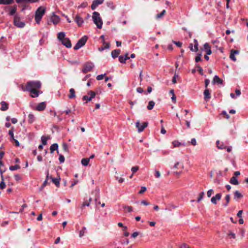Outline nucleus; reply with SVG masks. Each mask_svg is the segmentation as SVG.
I'll return each instance as SVG.
<instances>
[{
	"label": "nucleus",
	"mask_w": 248,
	"mask_h": 248,
	"mask_svg": "<svg viewBox=\"0 0 248 248\" xmlns=\"http://www.w3.org/2000/svg\"><path fill=\"white\" fill-rule=\"evenodd\" d=\"M46 12V9L42 6L39 7L36 11L35 14V20L37 24H39L42 17Z\"/></svg>",
	"instance_id": "nucleus-1"
},
{
	"label": "nucleus",
	"mask_w": 248,
	"mask_h": 248,
	"mask_svg": "<svg viewBox=\"0 0 248 248\" xmlns=\"http://www.w3.org/2000/svg\"><path fill=\"white\" fill-rule=\"evenodd\" d=\"M94 23L98 29H101L103 25L102 20L100 16L99 13L97 12L93 13L92 16Z\"/></svg>",
	"instance_id": "nucleus-2"
},
{
	"label": "nucleus",
	"mask_w": 248,
	"mask_h": 248,
	"mask_svg": "<svg viewBox=\"0 0 248 248\" xmlns=\"http://www.w3.org/2000/svg\"><path fill=\"white\" fill-rule=\"evenodd\" d=\"M41 83L39 81H30L27 82L25 90H31V89H38L41 88Z\"/></svg>",
	"instance_id": "nucleus-3"
},
{
	"label": "nucleus",
	"mask_w": 248,
	"mask_h": 248,
	"mask_svg": "<svg viewBox=\"0 0 248 248\" xmlns=\"http://www.w3.org/2000/svg\"><path fill=\"white\" fill-rule=\"evenodd\" d=\"M87 37L86 36H84L81 37L77 42L76 45L74 47V49L75 50H78L83 46L87 41Z\"/></svg>",
	"instance_id": "nucleus-4"
},
{
	"label": "nucleus",
	"mask_w": 248,
	"mask_h": 248,
	"mask_svg": "<svg viewBox=\"0 0 248 248\" xmlns=\"http://www.w3.org/2000/svg\"><path fill=\"white\" fill-rule=\"evenodd\" d=\"M94 66L93 64L91 62H87L84 65L82 71L84 73H87L90 71Z\"/></svg>",
	"instance_id": "nucleus-5"
},
{
	"label": "nucleus",
	"mask_w": 248,
	"mask_h": 248,
	"mask_svg": "<svg viewBox=\"0 0 248 248\" xmlns=\"http://www.w3.org/2000/svg\"><path fill=\"white\" fill-rule=\"evenodd\" d=\"M148 123L147 122H144L140 124L139 121L137 122L136 123V126L138 129V132H141L143 131V130L148 126Z\"/></svg>",
	"instance_id": "nucleus-6"
},
{
	"label": "nucleus",
	"mask_w": 248,
	"mask_h": 248,
	"mask_svg": "<svg viewBox=\"0 0 248 248\" xmlns=\"http://www.w3.org/2000/svg\"><path fill=\"white\" fill-rule=\"evenodd\" d=\"M14 25L19 28H23L25 26V23L20 21V18L17 16H16L14 17Z\"/></svg>",
	"instance_id": "nucleus-7"
},
{
	"label": "nucleus",
	"mask_w": 248,
	"mask_h": 248,
	"mask_svg": "<svg viewBox=\"0 0 248 248\" xmlns=\"http://www.w3.org/2000/svg\"><path fill=\"white\" fill-rule=\"evenodd\" d=\"M23 91H25V89H23ZM26 91H30L31 93V96L32 97H37L39 95V91L37 90V89H31V90H26Z\"/></svg>",
	"instance_id": "nucleus-8"
},
{
	"label": "nucleus",
	"mask_w": 248,
	"mask_h": 248,
	"mask_svg": "<svg viewBox=\"0 0 248 248\" xmlns=\"http://www.w3.org/2000/svg\"><path fill=\"white\" fill-rule=\"evenodd\" d=\"M222 197L221 193H217L215 196L213 197L211 199V202L212 203L216 204L217 203V201H219Z\"/></svg>",
	"instance_id": "nucleus-9"
},
{
	"label": "nucleus",
	"mask_w": 248,
	"mask_h": 248,
	"mask_svg": "<svg viewBox=\"0 0 248 248\" xmlns=\"http://www.w3.org/2000/svg\"><path fill=\"white\" fill-rule=\"evenodd\" d=\"M104 0H94L91 5V8L92 10H94L98 6L103 3Z\"/></svg>",
	"instance_id": "nucleus-10"
},
{
	"label": "nucleus",
	"mask_w": 248,
	"mask_h": 248,
	"mask_svg": "<svg viewBox=\"0 0 248 248\" xmlns=\"http://www.w3.org/2000/svg\"><path fill=\"white\" fill-rule=\"evenodd\" d=\"M61 42L63 45L67 48H70L72 46L71 41L68 38H65Z\"/></svg>",
	"instance_id": "nucleus-11"
},
{
	"label": "nucleus",
	"mask_w": 248,
	"mask_h": 248,
	"mask_svg": "<svg viewBox=\"0 0 248 248\" xmlns=\"http://www.w3.org/2000/svg\"><path fill=\"white\" fill-rule=\"evenodd\" d=\"M239 52L237 50H234V49L231 50L230 55V59L232 61L235 62L236 61V59L235 57V55L238 54H239Z\"/></svg>",
	"instance_id": "nucleus-12"
},
{
	"label": "nucleus",
	"mask_w": 248,
	"mask_h": 248,
	"mask_svg": "<svg viewBox=\"0 0 248 248\" xmlns=\"http://www.w3.org/2000/svg\"><path fill=\"white\" fill-rule=\"evenodd\" d=\"M75 21L79 27L81 26L84 22L82 18L78 15L76 16Z\"/></svg>",
	"instance_id": "nucleus-13"
},
{
	"label": "nucleus",
	"mask_w": 248,
	"mask_h": 248,
	"mask_svg": "<svg viewBox=\"0 0 248 248\" xmlns=\"http://www.w3.org/2000/svg\"><path fill=\"white\" fill-rule=\"evenodd\" d=\"M46 108V104L45 102H41L38 104L36 106V110L38 111H43Z\"/></svg>",
	"instance_id": "nucleus-14"
},
{
	"label": "nucleus",
	"mask_w": 248,
	"mask_h": 248,
	"mask_svg": "<svg viewBox=\"0 0 248 248\" xmlns=\"http://www.w3.org/2000/svg\"><path fill=\"white\" fill-rule=\"evenodd\" d=\"M213 84H221L223 83V80L219 78L217 76H215L212 81Z\"/></svg>",
	"instance_id": "nucleus-15"
},
{
	"label": "nucleus",
	"mask_w": 248,
	"mask_h": 248,
	"mask_svg": "<svg viewBox=\"0 0 248 248\" xmlns=\"http://www.w3.org/2000/svg\"><path fill=\"white\" fill-rule=\"evenodd\" d=\"M51 21L53 23V24H57L60 21V17L59 16L54 14L51 17Z\"/></svg>",
	"instance_id": "nucleus-16"
},
{
	"label": "nucleus",
	"mask_w": 248,
	"mask_h": 248,
	"mask_svg": "<svg viewBox=\"0 0 248 248\" xmlns=\"http://www.w3.org/2000/svg\"><path fill=\"white\" fill-rule=\"evenodd\" d=\"M1 107L0 110L2 111H6L8 109V104L5 101H2L0 103Z\"/></svg>",
	"instance_id": "nucleus-17"
},
{
	"label": "nucleus",
	"mask_w": 248,
	"mask_h": 248,
	"mask_svg": "<svg viewBox=\"0 0 248 248\" xmlns=\"http://www.w3.org/2000/svg\"><path fill=\"white\" fill-rule=\"evenodd\" d=\"M204 98L205 100H208L211 98L210 93L208 89H205L203 92Z\"/></svg>",
	"instance_id": "nucleus-18"
},
{
	"label": "nucleus",
	"mask_w": 248,
	"mask_h": 248,
	"mask_svg": "<svg viewBox=\"0 0 248 248\" xmlns=\"http://www.w3.org/2000/svg\"><path fill=\"white\" fill-rule=\"evenodd\" d=\"M120 52L121 51L120 49H115L112 50L111 53L112 57L114 59L117 58L120 53Z\"/></svg>",
	"instance_id": "nucleus-19"
},
{
	"label": "nucleus",
	"mask_w": 248,
	"mask_h": 248,
	"mask_svg": "<svg viewBox=\"0 0 248 248\" xmlns=\"http://www.w3.org/2000/svg\"><path fill=\"white\" fill-rule=\"evenodd\" d=\"M69 94L68 95V97L70 99L74 98L76 97L75 94V91L73 88H71L69 90Z\"/></svg>",
	"instance_id": "nucleus-20"
},
{
	"label": "nucleus",
	"mask_w": 248,
	"mask_h": 248,
	"mask_svg": "<svg viewBox=\"0 0 248 248\" xmlns=\"http://www.w3.org/2000/svg\"><path fill=\"white\" fill-rule=\"evenodd\" d=\"M58 148V144L57 143H54L52 144L50 147V153H53L54 151L57 150Z\"/></svg>",
	"instance_id": "nucleus-21"
},
{
	"label": "nucleus",
	"mask_w": 248,
	"mask_h": 248,
	"mask_svg": "<svg viewBox=\"0 0 248 248\" xmlns=\"http://www.w3.org/2000/svg\"><path fill=\"white\" fill-rule=\"evenodd\" d=\"M217 146L218 149H226V146H225L223 142H220L219 140L216 142Z\"/></svg>",
	"instance_id": "nucleus-22"
},
{
	"label": "nucleus",
	"mask_w": 248,
	"mask_h": 248,
	"mask_svg": "<svg viewBox=\"0 0 248 248\" xmlns=\"http://www.w3.org/2000/svg\"><path fill=\"white\" fill-rule=\"evenodd\" d=\"M230 183L232 185H237L239 184L238 181L235 176H232L230 181Z\"/></svg>",
	"instance_id": "nucleus-23"
},
{
	"label": "nucleus",
	"mask_w": 248,
	"mask_h": 248,
	"mask_svg": "<svg viewBox=\"0 0 248 248\" xmlns=\"http://www.w3.org/2000/svg\"><path fill=\"white\" fill-rule=\"evenodd\" d=\"M65 34L64 32H60L58 34V39L61 41H62L64 39H65L66 37H65Z\"/></svg>",
	"instance_id": "nucleus-24"
},
{
	"label": "nucleus",
	"mask_w": 248,
	"mask_h": 248,
	"mask_svg": "<svg viewBox=\"0 0 248 248\" xmlns=\"http://www.w3.org/2000/svg\"><path fill=\"white\" fill-rule=\"evenodd\" d=\"M243 197L242 195L240 193V192L236 190L234 193V199H240Z\"/></svg>",
	"instance_id": "nucleus-25"
},
{
	"label": "nucleus",
	"mask_w": 248,
	"mask_h": 248,
	"mask_svg": "<svg viewBox=\"0 0 248 248\" xmlns=\"http://www.w3.org/2000/svg\"><path fill=\"white\" fill-rule=\"evenodd\" d=\"M50 178L51 179L52 182L57 186H59L60 185L59 179L53 178L51 176L50 177Z\"/></svg>",
	"instance_id": "nucleus-26"
},
{
	"label": "nucleus",
	"mask_w": 248,
	"mask_h": 248,
	"mask_svg": "<svg viewBox=\"0 0 248 248\" xmlns=\"http://www.w3.org/2000/svg\"><path fill=\"white\" fill-rule=\"evenodd\" d=\"M35 120V117L32 114H30L28 116V122L30 124H32Z\"/></svg>",
	"instance_id": "nucleus-27"
},
{
	"label": "nucleus",
	"mask_w": 248,
	"mask_h": 248,
	"mask_svg": "<svg viewBox=\"0 0 248 248\" xmlns=\"http://www.w3.org/2000/svg\"><path fill=\"white\" fill-rule=\"evenodd\" d=\"M90 161V158H84L82 159L81 160V164L82 165L86 166L88 165Z\"/></svg>",
	"instance_id": "nucleus-28"
},
{
	"label": "nucleus",
	"mask_w": 248,
	"mask_h": 248,
	"mask_svg": "<svg viewBox=\"0 0 248 248\" xmlns=\"http://www.w3.org/2000/svg\"><path fill=\"white\" fill-rule=\"evenodd\" d=\"M88 94L89 95V97L91 98V101L93 98L95 97L96 95V93L92 91H90L88 92Z\"/></svg>",
	"instance_id": "nucleus-29"
},
{
	"label": "nucleus",
	"mask_w": 248,
	"mask_h": 248,
	"mask_svg": "<svg viewBox=\"0 0 248 248\" xmlns=\"http://www.w3.org/2000/svg\"><path fill=\"white\" fill-rule=\"evenodd\" d=\"M49 138V137H46L44 136L41 137V140L43 145H46L47 144V140Z\"/></svg>",
	"instance_id": "nucleus-30"
},
{
	"label": "nucleus",
	"mask_w": 248,
	"mask_h": 248,
	"mask_svg": "<svg viewBox=\"0 0 248 248\" xmlns=\"http://www.w3.org/2000/svg\"><path fill=\"white\" fill-rule=\"evenodd\" d=\"M155 105V103L153 101H150L149 102L148 105L147 106V108L148 110H152L154 106Z\"/></svg>",
	"instance_id": "nucleus-31"
},
{
	"label": "nucleus",
	"mask_w": 248,
	"mask_h": 248,
	"mask_svg": "<svg viewBox=\"0 0 248 248\" xmlns=\"http://www.w3.org/2000/svg\"><path fill=\"white\" fill-rule=\"evenodd\" d=\"M166 11L165 10H163L160 14H157L156 16V18L159 19L162 18L164 15L166 14Z\"/></svg>",
	"instance_id": "nucleus-32"
},
{
	"label": "nucleus",
	"mask_w": 248,
	"mask_h": 248,
	"mask_svg": "<svg viewBox=\"0 0 248 248\" xmlns=\"http://www.w3.org/2000/svg\"><path fill=\"white\" fill-rule=\"evenodd\" d=\"M225 200L226 201V203H224L223 204V205L225 206V207H227L230 202V195H226L225 196Z\"/></svg>",
	"instance_id": "nucleus-33"
},
{
	"label": "nucleus",
	"mask_w": 248,
	"mask_h": 248,
	"mask_svg": "<svg viewBox=\"0 0 248 248\" xmlns=\"http://www.w3.org/2000/svg\"><path fill=\"white\" fill-rule=\"evenodd\" d=\"M174 167L175 168V169H183V165L182 163H180V162H177Z\"/></svg>",
	"instance_id": "nucleus-34"
},
{
	"label": "nucleus",
	"mask_w": 248,
	"mask_h": 248,
	"mask_svg": "<svg viewBox=\"0 0 248 248\" xmlns=\"http://www.w3.org/2000/svg\"><path fill=\"white\" fill-rule=\"evenodd\" d=\"M20 168V166L18 165H15V166H11L10 167L9 169L12 171H14Z\"/></svg>",
	"instance_id": "nucleus-35"
},
{
	"label": "nucleus",
	"mask_w": 248,
	"mask_h": 248,
	"mask_svg": "<svg viewBox=\"0 0 248 248\" xmlns=\"http://www.w3.org/2000/svg\"><path fill=\"white\" fill-rule=\"evenodd\" d=\"M172 144L173 145V147H179L181 145H182L183 144L179 142L177 140H174L172 142Z\"/></svg>",
	"instance_id": "nucleus-36"
},
{
	"label": "nucleus",
	"mask_w": 248,
	"mask_h": 248,
	"mask_svg": "<svg viewBox=\"0 0 248 248\" xmlns=\"http://www.w3.org/2000/svg\"><path fill=\"white\" fill-rule=\"evenodd\" d=\"M16 11V6L15 5L14 7H13L12 8H11L9 14L11 16L14 15Z\"/></svg>",
	"instance_id": "nucleus-37"
},
{
	"label": "nucleus",
	"mask_w": 248,
	"mask_h": 248,
	"mask_svg": "<svg viewBox=\"0 0 248 248\" xmlns=\"http://www.w3.org/2000/svg\"><path fill=\"white\" fill-rule=\"evenodd\" d=\"M194 48L193 51L197 52L198 51V43L197 40H194Z\"/></svg>",
	"instance_id": "nucleus-38"
},
{
	"label": "nucleus",
	"mask_w": 248,
	"mask_h": 248,
	"mask_svg": "<svg viewBox=\"0 0 248 248\" xmlns=\"http://www.w3.org/2000/svg\"><path fill=\"white\" fill-rule=\"evenodd\" d=\"M86 229L85 227L82 228V229L79 232V237H81L84 235Z\"/></svg>",
	"instance_id": "nucleus-39"
},
{
	"label": "nucleus",
	"mask_w": 248,
	"mask_h": 248,
	"mask_svg": "<svg viewBox=\"0 0 248 248\" xmlns=\"http://www.w3.org/2000/svg\"><path fill=\"white\" fill-rule=\"evenodd\" d=\"M124 208L128 212H131L133 211V207L132 206H124Z\"/></svg>",
	"instance_id": "nucleus-40"
},
{
	"label": "nucleus",
	"mask_w": 248,
	"mask_h": 248,
	"mask_svg": "<svg viewBox=\"0 0 248 248\" xmlns=\"http://www.w3.org/2000/svg\"><path fill=\"white\" fill-rule=\"evenodd\" d=\"M5 187V184L4 182V178L1 179V181L0 183V188L1 189H4Z\"/></svg>",
	"instance_id": "nucleus-41"
},
{
	"label": "nucleus",
	"mask_w": 248,
	"mask_h": 248,
	"mask_svg": "<svg viewBox=\"0 0 248 248\" xmlns=\"http://www.w3.org/2000/svg\"><path fill=\"white\" fill-rule=\"evenodd\" d=\"M211 47L208 43H206L204 44L203 49L205 51H207V50L209 49Z\"/></svg>",
	"instance_id": "nucleus-42"
},
{
	"label": "nucleus",
	"mask_w": 248,
	"mask_h": 248,
	"mask_svg": "<svg viewBox=\"0 0 248 248\" xmlns=\"http://www.w3.org/2000/svg\"><path fill=\"white\" fill-rule=\"evenodd\" d=\"M139 169V167L138 166H136L132 167L131 171H132V173L134 174L136 172H137Z\"/></svg>",
	"instance_id": "nucleus-43"
},
{
	"label": "nucleus",
	"mask_w": 248,
	"mask_h": 248,
	"mask_svg": "<svg viewBox=\"0 0 248 248\" xmlns=\"http://www.w3.org/2000/svg\"><path fill=\"white\" fill-rule=\"evenodd\" d=\"M179 76L178 74H177L176 73L174 74V75L172 78V82L173 83L175 84L177 82L176 81V78H178Z\"/></svg>",
	"instance_id": "nucleus-44"
},
{
	"label": "nucleus",
	"mask_w": 248,
	"mask_h": 248,
	"mask_svg": "<svg viewBox=\"0 0 248 248\" xmlns=\"http://www.w3.org/2000/svg\"><path fill=\"white\" fill-rule=\"evenodd\" d=\"M38 0H16V2L20 3V2H23L24 1H30L31 2H35L37 1Z\"/></svg>",
	"instance_id": "nucleus-45"
},
{
	"label": "nucleus",
	"mask_w": 248,
	"mask_h": 248,
	"mask_svg": "<svg viewBox=\"0 0 248 248\" xmlns=\"http://www.w3.org/2000/svg\"><path fill=\"white\" fill-rule=\"evenodd\" d=\"M201 56H202V54H198L197 56L195 58V62H198L200 61H201L202 60L201 59Z\"/></svg>",
	"instance_id": "nucleus-46"
},
{
	"label": "nucleus",
	"mask_w": 248,
	"mask_h": 248,
	"mask_svg": "<svg viewBox=\"0 0 248 248\" xmlns=\"http://www.w3.org/2000/svg\"><path fill=\"white\" fill-rule=\"evenodd\" d=\"M59 160L61 163H63L65 160L64 156L62 155H59Z\"/></svg>",
	"instance_id": "nucleus-47"
},
{
	"label": "nucleus",
	"mask_w": 248,
	"mask_h": 248,
	"mask_svg": "<svg viewBox=\"0 0 248 248\" xmlns=\"http://www.w3.org/2000/svg\"><path fill=\"white\" fill-rule=\"evenodd\" d=\"M204 195V192H202L200 193L199 197L197 200L198 202H200L202 199Z\"/></svg>",
	"instance_id": "nucleus-48"
},
{
	"label": "nucleus",
	"mask_w": 248,
	"mask_h": 248,
	"mask_svg": "<svg viewBox=\"0 0 248 248\" xmlns=\"http://www.w3.org/2000/svg\"><path fill=\"white\" fill-rule=\"evenodd\" d=\"M119 61L121 63H125V59L123 56H120L119 57Z\"/></svg>",
	"instance_id": "nucleus-49"
},
{
	"label": "nucleus",
	"mask_w": 248,
	"mask_h": 248,
	"mask_svg": "<svg viewBox=\"0 0 248 248\" xmlns=\"http://www.w3.org/2000/svg\"><path fill=\"white\" fill-rule=\"evenodd\" d=\"M107 6L109 7L111 9H114V6L112 2H108L107 3Z\"/></svg>",
	"instance_id": "nucleus-50"
},
{
	"label": "nucleus",
	"mask_w": 248,
	"mask_h": 248,
	"mask_svg": "<svg viewBox=\"0 0 248 248\" xmlns=\"http://www.w3.org/2000/svg\"><path fill=\"white\" fill-rule=\"evenodd\" d=\"M103 43L104 45L103 46H104L105 49H108L109 48L110 45L109 43L106 42L105 41H104Z\"/></svg>",
	"instance_id": "nucleus-51"
},
{
	"label": "nucleus",
	"mask_w": 248,
	"mask_h": 248,
	"mask_svg": "<svg viewBox=\"0 0 248 248\" xmlns=\"http://www.w3.org/2000/svg\"><path fill=\"white\" fill-rule=\"evenodd\" d=\"M62 148L63 151L65 152L68 151V146L66 143H63L62 145Z\"/></svg>",
	"instance_id": "nucleus-52"
},
{
	"label": "nucleus",
	"mask_w": 248,
	"mask_h": 248,
	"mask_svg": "<svg viewBox=\"0 0 248 248\" xmlns=\"http://www.w3.org/2000/svg\"><path fill=\"white\" fill-rule=\"evenodd\" d=\"M82 99L83 100H86L87 102L88 101H91V98L89 97V95L88 94L87 95H84L82 97Z\"/></svg>",
	"instance_id": "nucleus-53"
},
{
	"label": "nucleus",
	"mask_w": 248,
	"mask_h": 248,
	"mask_svg": "<svg viewBox=\"0 0 248 248\" xmlns=\"http://www.w3.org/2000/svg\"><path fill=\"white\" fill-rule=\"evenodd\" d=\"M180 248H192L189 245H187L186 243L182 244L180 246Z\"/></svg>",
	"instance_id": "nucleus-54"
},
{
	"label": "nucleus",
	"mask_w": 248,
	"mask_h": 248,
	"mask_svg": "<svg viewBox=\"0 0 248 248\" xmlns=\"http://www.w3.org/2000/svg\"><path fill=\"white\" fill-rule=\"evenodd\" d=\"M222 115H223L227 119H229L230 118L229 115L227 114L225 111H223L222 112Z\"/></svg>",
	"instance_id": "nucleus-55"
},
{
	"label": "nucleus",
	"mask_w": 248,
	"mask_h": 248,
	"mask_svg": "<svg viewBox=\"0 0 248 248\" xmlns=\"http://www.w3.org/2000/svg\"><path fill=\"white\" fill-rule=\"evenodd\" d=\"M90 202H88L87 201H85L82 203V204L81 205V208H82L83 207H84L85 206H89L90 205Z\"/></svg>",
	"instance_id": "nucleus-56"
},
{
	"label": "nucleus",
	"mask_w": 248,
	"mask_h": 248,
	"mask_svg": "<svg viewBox=\"0 0 248 248\" xmlns=\"http://www.w3.org/2000/svg\"><path fill=\"white\" fill-rule=\"evenodd\" d=\"M3 4H12L14 2L13 0H3Z\"/></svg>",
	"instance_id": "nucleus-57"
},
{
	"label": "nucleus",
	"mask_w": 248,
	"mask_h": 248,
	"mask_svg": "<svg viewBox=\"0 0 248 248\" xmlns=\"http://www.w3.org/2000/svg\"><path fill=\"white\" fill-rule=\"evenodd\" d=\"M9 134L10 136L11 140L14 139V132L12 130L9 131Z\"/></svg>",
	"instance_id": "nucleus-58"
},
{
	"label": "nucleus",
	"mask_w": 248,
	"mask_h": 248,
	"mask_svg": "<svg viewBox=\"0 0 248 248\" xmlns=\"http://www.w3.org/2000/svg\"><path fill=\"white\" fill-rule=\"evenodd\" d=\"M197 67L198 68V71L199 72L200 74L202 75H203V69L199 65L197 66Z\"/></svg>",
	"instance_id": "nucleus-59"
},
{
	"label": "nucleus",
	"mask_w": 248,
	"mask_h": 248,
	"mask_svg": "<svg viewBox=\"0 0 248 248\" xmlns=\"http://www.w3.org/2000/svg\"><path fill=\"white\" fill-rule=\"evenodd\" d=\"M14 178L15 180L17 181L20 180L21 179L20 175L18 174H15L14 175Z\"/></svg>",
	"instance_id": "nucleus-60"
},
{
	"label": "nucleus",
	"mask_w": 248,
	"mask_h": 248,
	"mask_svg": "<svg viewBox=\"0 0 248 248\" xmlns=\"http://www.w3.org/2000/svg\"><path fill=\"white\" fill-rule=\"evenodd\" d=\"M213 193V189L209 190L207 192V196L208 197H210Z\"/></svg>",
	"instance_id": "nucleus-61"
},
{
	"label": "nucleus",
	"mask_w": 248,
	"mask_h": 248,
	"mask_svg": "<svg viewBox=\"0 0 248 248\" xmlns=\"http://www.w3.org/2000/svg\"><path fill=\"white\" fill-rule=\"evenodd\" d=\"M105 75V74H104V75L102 74V75H99L97 76L96 77V79L98 80H100L103 79Z\"/></svg>",
	"instance_id": "nucleus-62"
},
{
	"label": "nucleus",
	"mask_w": 248,
	"mask_h": 248,
	"mask_svg": "<svg viewBox=\"0 0 248 248\" xmlns=\"http://www.w3.org/2000/svg\"><path fill=\"white\" fill-rule=\"evenodd\" d=\"M12 141H14V143H15V145H16V146H17V147L19 146L20 144H19V141H18L17 140H16V139L14 138V139H13V140H12Z\"/></svg>",
	"instance_id": "nucleus-63"
},
{
	"label": "nucleus",
	"mask_w": 248,
	"mask_h": 248,
	"mask_svg": "<svg viewBox=\"0 0 248 248\" xmlns=\"http://www.w3.org/2000/svg\"><path fill=\"white\" fill-rule=\"evenodd\" d=\"M155 176L156 178H159L160 177V176H161V174H160V172L159 171L155 170Z\"/></svg>",
	"instance_id": "nucleus-64"
}]
</instances>
